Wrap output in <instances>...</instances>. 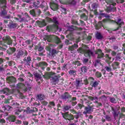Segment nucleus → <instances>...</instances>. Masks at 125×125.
Wrapping results in <instances>:
<instances>
[{
  "label": "nucleus",
  "mask_w": 125,
  "mask_h": 125,
  "mask_svg": "<svg viewBox=\"0 0 125 125\" xmlns=\"http://www.w3.org/2000/svg\"><path fill=\"white\" fill-rule=\"evenodd\" d=\"M18 17L19 18H20L21 20L20 21V22H28L29 20H30V18L29 16V15L27 14V13H25V17H23L21 18V15H19L18 16Z\"/></svg>",
  "instance_id": "nucleus-19"
},
{
  "label": "nucleus",
  "mask_w": 125,
  "mask_h": 125,
  "mask_svg": "<svg viewBox=\"0 0 125 125\" xmlns=\"http://www.w3.org/2000/svg\"><path fill=\"white\" fill-rule=\"evenodd\" d=\"M59 52L56 49H52L51 51H50L49 55L51 56V57H53L54 58V57H55V56L58 54Z\"/></svg>",
  "instance_id": "nucleus-23"
},
{
  "label": "nucleus",
  "mask_w": 125,
  "mask_h": 125,
  "mask_svg": "<svg viewBox=\"0 0 125 125\" xmlns=\"http://www.w3.org/2000/svg\"><path fill=\"white\" fill-rule=\"evenodd\" d=\"M95 75L97 78H101V77H102V74H101V72L99 71H97Z\"/></svg>",
  "instance_id": "nucleus-50"
},
{
  "label": "nucleus",
  "mask_w": 125,
  "mask_h": 125,
  "mask_svg": "<svg viewBox=\"0 0 125 125\" xmlns=\"http://www.w3.org/2000/svg\"><path fill=\"white\" fill-rule=\"evenodd\" d=\"M69 111L70 112H71V113H72V114H76L74 116V117L75 119H76V120H79L80 117L83 118V113H82V112H78L76 111V110H75V109H70Z\"/></svg>",
  "instance_id": "nucleus-11"
},
{
  "label": "nucleus",
  "mask_w": 125,
  "mask_h": 125,
  "mask_svg": "<svg viewBox=\"0 0 125 125\" xmlns=\"http://www.w3.org/2000/svg\"><path fill=\"white\" fill-rule=\"evenodd\" d=\"M94 67H97V66H102V63H101V60L99 59H96L94 61V62H93Z\"/></svg>",
  "instance_id": "nucleus-29"
},
{
  "label": "nucleus",
  "mask_w": 125,
  "mask_h": 125,
  "mask_svg": "<svg viewBox=\"0 0 125 125\" xmlns=\"http://www.w3.org/2000/svg\"><path fill=\"white\" fill-rule=\"evenodd\" d=\"M1 92L3 93V94H5L6 95L11 94V91L8 88H4Z\"/></svg>",
  "instance_id": "nucleus-28"
},
{
  "label": "nucleus",
  "mask_w": 125,
  "mask_h": 125,
  "mask_svg": "<svg viewBox=\"0 0 125 125\" xmlns=\"http://www.w3.org/2000/svg\"><path fill=\"white\" fill-rule=\"evenodd\" d=\"M38 111H39V109L36 107L31 109L30 107H28L26 108L25 112L26 114H32V113H36V112H38Z\"/></svg>",
  "instance_id": "nucleus-22"
},
{
  "label": "nucleus",
  "mask_w": 125,
  "mask_h": 125,
  "mask_svg": "<svg viewBox=\"0 0 125 125\" xmlns=\"http://www.w3.org/2000/svg\"><path fill=\"white\" fill-rule=\"evenodd\" d=\"M77 52L78 53H81V54H84V56L85 57H90L91 56H94V53L92 52V51L90 50H86L85 49H83L82 47H79L77 49Z\"/></svg>",
  "instance_id": "nucleus-3"
},
{
  "label": "nucleus",
  "mask_w": 125,
  "mask_h": 125,
  "mask_svg": "<svg viewBox=\"0 0 125 125\" xmlns=\"http://www.w3.org/2000/svg\"><path fill=\"white\" fill-rule=\"evenodd\" d=\"M83 107V104H78L75 107V109H77V110H79V109H80V110H82Z\"/></svg>",
  "instance_id": "nucleus-45"
},
{
  "label": "nucleus",
  "mask_w": 125,
  "mask_h": 125,
  "mask_svg": "<svg viewBox=\"0 0 125 125\" xmlns=\"http://www.w3.org/2000/svg\"><path fill=\"white\" fill-rule=\"evenodd\" d=\"M48 21L49 22H53L54 24L49 25L46 26V30L48 32H51L52 33L59 31V32H60L62 31V29L59 28V22L58 21L56 17H53L52 19L49 18Z\"/></svg>",
  "instance_id": "nucleus-1"
},
{
  "label": "nucleus",
  "mask_w": 125,
  "mask_h": 125,
  "mask_svg": "<svg viewBox=\"0 0 125 125\" xmlns=\"http://www.w3.org/2000/svg\"><path fill=\"white\" fill-rule=\"evenodd\" d=\"M37 98L38 99L40 100V101H42L43 100V99H44V95L42 94L38 95L37 96Z\"/></svg>",
  "instance_id": "nucleus-48"
},
{
  "label": "nucleus",
  "mask_w": 125,
  "mask_h": 125,
  "mask_svg": "<svg viewBox=\"0 0 125 125\" xmlns=\"http://www.w3.org/2000/svg\"><path fill=\"white\" fill-rule=\"evenodd\" d=\"M82 61L84 65H87V63H88V59L86 58H83Z\"/></svg>",
  "instance_id": "nucleus-46"
},
{
  "label": "nucleus",
  "mask_w": 125,
  "mask_h": 125,
  "mask_svg": "<svg viewBox=\"0 0 125 125\" xmlns=\"http://www.w3.org/2000/svg\"><path fill=\"white\" fill-rule=\"evenodd\" d=\"M0 7L1 8V11L0 12V17H4L5 15H7V6H6V0H0Z\"/></svg>",
  "instance_id": "nucleus-2"
},
{
  "label": "nucleus",
  "mask_w": 125,
  "mask_h": 125,
  "mask_svg": "<svg viewBox=\"0 0 125 125\" xmlns=\"http://www.w3.org/2000/svg\"><path fill=\"white\" fill-rule=\"evenodd\" d=\"M112 52L111 53L112 56H113V57H115L117 56V54H118V53H117V52L115 51H111Z\"/></svg>",
  "instance_id": "nucleus-59"
},
{
  "label": "nucleus",
  "mask_w": 125,
  "mask_h": 125,
  "mask_svg": "<svg viewBox=\"0 0 125 125\" xmlns=\"http://www.w3.org/2000/svg\"><path fill=\"white\" fill-rule=\"evenodd\" d=\"M109 23L110 24H112L113 25L117 24V25H118V27L115 30V31H118V30H120V28H122V26L125 25V22L124 21H122L121 19H118L117 21H116L110 20L109 21Z\"/></svg>",
  "instance_id": "nucleus-5"
},
{
  "label": "nucleus",
  "mask_w": 125,
  "mask_h": 125,
  "mask_svg": "<svg viewBox=\"0 0 125 125\" xmlns=\"http://www.w3.org/2000/svg\"><path fill=\"white\" fill-rule=\"evenodd\" d=\"M19 119H21V120H26L25 117L24 115H21L19 116Z\"/></svg>",
  "instance_id": "nucleus-64"
},
{
  "label": "nucleus",
  "mask_w": 125,
  "mask_h": 125,
  "mask_svg": "<svg viewBox=\"0 0 125 125\" xmlns=\"http://www.w3.org/2000/svg\"><path fill=\"white\" fill-rule=\"evenodd\" d=\"M112 67L114 70L116 69H119L120 68V62H115L112 64Z\"/></svg>",
  "instance_id": "nucleus-32"
},
{
  "label": "nucleus",
  "mask_w": 125,
  "mask_h": 125,
  "mask_svg": "<svg viewBox=\"0 0 125 125\" xmlns=\"http://www.w3.org/2000/svg\"><path fill=\"white\" fill-rule=\"evenodd\" d=\"M9 121L10 122H15V121H16V118H15V116H11L9 117Z\"/></svg>",
  "instance_id": "nucleus-47"
},
{
  "label": "nucleus",
  "mask_w": 125,
  "mask_h": 125,
  "mask_svg": "<svg viewBox=\"0 0 125 125\" xmlns=\"http://www.w3.org/2000/svg\"><path fill=\"white\" fill-rule=\"evenodd\" d=\"M91 7L95 10V14L97 13V7H98V3L94 2L91 4Z\"/></svg>",
  "instance_id": "nucleus-34"
},
{
  "label": "nucleus",
  "mask_w": 125,
  "mask_h": 125,
  "mask_svg": "<svg viewBox=\"0 0 125 125\" xmlns=\"http://www.w3.org/2000/svg\"><path fill=\"white\" fill-rule=\"evenodd\" d=\"M113 60L115 59V61L121 62L123 60V56H122L121 53H118L117 54L116 56L113 58Z\"/></svg>",
  "instance_id": "nucleus-25"
},
{
  "label": "nucleus",
  "mask_w": 125,
  "mask_h": 125,
  "mask_svg": "<svg viewBox=\"0 0 125 125\" xmlns=\"http://www.w3.org/2000/svg\"><path fill=\"white\" fill-rule=\"evenodd\" d=\"M111 110L113 112V116L114 117V119L118 118V117L119 116V115L120 118H125V115H124V114L120 113H121L120 111H115V108L114 107H111Z\"/></svg>",
  "instance_id": "nucleus-17"
},
{
  "label": "nucleus",
  "mask_w": 125,
  "mask_h": 125,
  "mask_svg": "<svg viewBox=\"0 0 125 125\" xmlns=\"http://www.w3.org/2000/svg\"><path fill=\"white\" fill-rule=\"evenodd\" d=\"M7 81L9 83H16V78L13 76H9L7 78Z\"/></svg>",
  "instance_id": "nucleus-26"
},
{
  "label": "nucleus",
  "mask_w": 125,
  "mask_h": 125,
  "mask_svg": "<svg viewBox=\"0 0 125 125\" xmlns=\"http://www.w3.org/2000/svg\"><path fill=\"white\" fill-rule=\"evenodd\" d=\"M23 111V109H18L16 110V112L15 113V115L17 116H18L19 115L20 113H21Z\"/></svg>",
  "instance_id": "nucleus-52"
},
{
  "label": "nucleus",
  "mask_w": 125,
  "mask_h": 125,
  "mask_svg": "<svg viewBox=\"0 0 125 125\" xmlns=\"http://www.w3.org/2000/svg\"><path fill=\"white\" fill-rule=\"evenodd\" d=\"M95 54L97 55V58L98 59H102V58H103L104 56H105L104 53H103L102 52V50L100 49H98L96 51H95Z\"/></svg>",
  "instance_id": "nucleus-18"
},
{
  "label": "nucleus",
  "mask_w": 125,
  "mask_h": 125,
  "mask_svg": "<svg viewBox=\"0 0 125 125\" xmlns=\"http://www.w3.org/2000/svg\"><path fill=\"white\" fill-rule=\"evenodd\" d=\"M44 79H49L52 82H58L59 78L57 76L54 75L53 73L51 72H46L44 75H43Z\"/></svg>",
  "instance_id": "nucleus-4"
},
{
  "label": "nucleus",
  "mask_w": 125,
  "mask_h": 125,
  "mask_svg": "<svg viewBox=\"0 0 125 125\" xmlns=\"http://www.w3.org/2000/svg\"><path fill=\"white\" fill-rule=\"evenodd\" d=\"M28 55V52L26 50H20L17 53L16 58L19 59L21 57H25Z\"/></svg>",
  "instance_id": "nucleus-10"
},
{
  "label": "nucleus",
  "mask_w": 125,
  "mask_h": 125,
  "mask_svg": "<svg viewBox=\"0 0 125 125\" xmlns=\"http://www.w3.org/2000/svg\"><path fill=\"white\" fill-rule=\"evenodd\" d=\"M50 7L54 11H56L58 9V5L55 3H52L50 5Z\"/></svg>",
  "instance_id": "nucleus-33"
},
{
  "label": "nucleus",
  "mask_w": 125,
  "mask_h": 125,
  "mask_svg": "<svg viewBox=\"0 0 125 125\" xmlns=\"http://www.w3.org/2000/svg\"><path fill=\"white\" fill-rule=\"evenodd\" d=\"M107 4H109V6L106 7V12L110 13V12H114L117 11V8L115 7L116 5L112 4V3H107Z\"/></svg>",
  "instance_id": "nucleus-12"
},
{
  "label": "nucleus",
  "mask_w": 125,
  "mask_h": 125,
  "mask_svg": "<svg viewBox=\"0 0 125 125\" xmlns=\"http://www.w3.org/2000/svg\"><path fill=\"white\" fill-rule=\"evenodd\" d=\"M95 103L97 108H99V107H101V106H102V104H101V103H99L97 101H96Z\"/></svg>",
  "instance_id": "nucleus-58"
},
{
  "label": "nucleus",
  "mask_w": 125,
  "mask_h": 125,
  "mask_svg": "<svg viewBox=\"0 0 125 125\" xmlns=\"http://www.w3.org/2000/svg\"><path fill=\"white\" fill-rule=\"evenodd\" d=\"M47 42H55L57 44H58L61 42V40L58 37L53 35L48 38Z\"/></svg>",
  "instance_id": "nucleus-7"
},
{
  "label": "nucleus",
  "mask_w": 125,
  "mask_h": 125,
  "mask_svg": "<svg viewBox=\"0 0 125 125\" xmlns=\"http://www.w3.org/2000/svg\"><path fill=\"white\" fill-rule=\"evenodd\" d=\"M68 73L70 76H73V77H75V76H77V71L75 70H70L68 71Z\"/></svg>",
  "instance_id": "nucleus-38"
},
{
  "label": "nucleus",
  "mask_w": 125,
  "mask_h": 125,
  "mask_svg": "<svg viewBox=\"0 0 125 125\" xmlns=\"http://www.w3.org/2000/svg\"><path fill=\"white\" fill-rule=\"evenodd\" d=\"M120 110L121 111V114H123V113H125V107H121L120 108Z\"/></svg>",
  "instance_id": "nucleus-63"
},
{
  "label": "nucleus",
  "mask_w": 125,
  "mask_h": 125,
  "mask_svg": "<svg viewBox=\"0 0 125 125\" xmlns=\"http://www.w3.org/2000/svg\"><path fill=\"white\" fill-rule=\"evenodd\" d=\"M104 69L107 71V72H111L112 71V68H111V66H105L104 67Z\"/></svg>",
  "instance_id": "nucleus-60"
},
{
  "label": "nucleus",
  "mask_w": 125,
  "mask_h": 125,
  "mask_svg": "<svg viewBox=\"0 0 125 125\" xmlns=\"http://www.w3.org/2000/svg\"><path fill=\"white\" fill-rule=\"evenodd\" d=\"M5 109H6L7 111H10L12 107L8 105H6V107H4Z\"/></svg>",
  "instance_id": "nucleus-61"
},
{
  "label": "nucleus",
  "mask_w": 125,
  "mask_h": 125,
  "mask_svg": "<svg viewBox=\"0 0 125 125\" xmlns=\"http://www.w3.org/2000/svg\"><path fill=\"white\" fill-rule=\"evenodd\" d=\"M64 43L66 45H69V44H72V42H70V41L68 40V39H66L64 41Z\"/></svg>",
  "instance_id": "nucleus-55"
},
{
  "label": "nucleus",
  "mask_w": 125,
  "mask_h": 125,
  "mask_svg": "<svg viewBox=\"0 0 125 125\" xmlns=\"http://www.w3.org/2000/svg\"><path fill=\"white\" fill-rule=\"evenodd\" d=\"M103 27V23H102V21H99L98 23H97L95 25V28L96 30H100V29H101Z\"/></svg>",
  "instance_id": "nucleus-30"
},
{
  "label": "nucleus",
  "mask_w": 125,
  "mask_h": 125,
  "mask_svg": "<svg viewBox=\"0 0 125 125\" xmlns=\"http://www.w3.org/2000/svg\"><path fill=\"white\" fill-rule=\"evenodd\" d=\"M22 64H24L25 66H30V64H31V62H32V58H31V56H28L24 58Z\"/></svg>",
  "instance_id": "nucleus-16"
},
{
  "label": "nucleus",
  "mask_w": 125,
  "mask_h": 125,
  "mask_svg": "<svg viewBox=\"0 0 125 125\" xmlns=\"http://www.w3.org/2000/svg\"><path fill=\"white\" fill-rule=\"evenodd\" d=\"M29 13L34 17H38V16H40V15H41L42 11H41V10L40 9H36L35 10L32 9L29 11Z\"/></svg>",
  "instance_id": "nucleus-13"
},
{
  "label": "nucleus",
  "mask_w": 125,
  "mask_h": 125,
  "mask_svg": "<svg viewBox=\"0 0 125 125\" xmlns=\"http://www.w3.org/2000/svg\"><path fill=\"white\" fill-rule=\"evenodd\" d=\"M62 115L66 121H69V122H71V121H74V116L72 114H69V112L62 113Z\"/></svg>",
  "instance_id": "nucleus-8"
},
{
  "label": "nucleus",
  "mask_w": 125,
  "mask_h": 125,
  "mask_svg": "<svg viewBox=\"0 0 125 125\" xmlns=\"http://www.w3.org/2000/svg\"><path fill=\"white\" fill-rule=\"evenodd\" d=\"M10 105L13 106V107H16L18 108V106H19L20 104H18L17 102H15V101H12L10 103Z\"/></svg>",
  "instance_id": "nucleus-40"
},
{
  "label": "nucleus",
  "mask_w": 125,
  "mask_h": 125,
  "mask_svg": "<svg viewBox=\"0 0 125 125\" xmlns=\"http://www.w3.org/2000/svg\"><path fill=\"white\" fill-rule=\"evenodd\" d=\"M81 72L82 73H86L87 72V67L86 66H83L81 67Z\"/></svg>",
  "instance_id": "nucleus-44"
},
{
  "label": "nucleus",
  "mask_w": 125,
  "mask_h": 125,
  "mask_svg": "<svg viewBox=\"0 0 125 125\" xmlns=\"http://www.w3.org/2000/svg\"><path fill=\"white\" fill-rule=\"evenodd\" d=\"M7 26L8 28H9V29H11V30H15V29L17 28V26H18V24L13 21H10L9 22Z\"/></svg>",
  "instance_id": "nucleus-21"
},
{
  "label": "nucleus",
  "mask_w": 125,
  "mask_h": 125,
  "mask_svg": "<svg viewBox=\"0 0 125 125\" xmlns=\"http://www.w3.org/2000/svg\"><path fill=\"white\" fill-rule=\"evenodd\" d=\"M36 66L41 68L42 71H44L45 68L48 66V64L45 62H40L36 64Z\"/></svg>",
  "instance_id": "nucleus-15"
},
{
  "label": "nucleus",
  "mask_w": 125,
  "mask_h": 125,
  "mask_svg": "<svg viewBox=\"0 0 125 125\" xmlns=\"http://www.w3.org/2000/svg\"><path fill=\"white\" fill-rule=\"evenodd\" d=\"M109 101L111 103H116V102H117V101L116 100V99H115V98H114V97L110 98Z\"/></svg>",
  "instance_id": "nucleus-54"
},
{
  "label": "nucleus",
  "mask_w": 125,
  "mask_h": 125,
  "mask_svg": "<svg viewBox=\"0 0 125 125\" xmlns=\"http://www.w3.org/2000/svg\"><path fill=\"white\" fill-rule=\"evenodd\" d=\"M93 109H94L93 105H88L87 106L84 107V111L83 112V114L84 115L91 114L93 112Z\"/></svg>",
  "instance_id": "nucleus-9"
},
{
  "label": "nucleus",
  "mask_w": 125,
  "mask_h": 125,
  "mask_svg": "<svg viewBox=\"0 0 125 125\" xmlns=\"http://www.w3.org/2000/svg\"><path fill=\"white\" fill-rule=\"evenodd\" d=\"M81 19H83L84 21H86L87 20V18H88V17L85 15V14H82L81 15Z\"/></svg>",
  "instance_id": "nucleus-42"
},
{
  "label": "nucleus",
  "mask_w": 125,
  "mask_h": 125,
  "mask_svg": "<svg viewBox=\"0 0 125 125\" xmlns=\"http://www.w3.org/2000/svg\"><path fill=\"white\" fill-rule=\"evenodd\" d=\"M16 51V48L10 47L7 50L6 53L8 55H12Z\"/></svg>",
  "instance_id": "nucleus-24"
},
{
  "label": "nucleus",
  "mask_w": 125,
  "mask_h": 125,
  "mask_svg": "<svg viewBox=\"0 0 125 125\" xmlns=\"http://www.w3.org/2000/svg\"><path fill=\"white\" fill-rule=\"evenodd\" d=\"M34 77L37 81H40L42 80V75L37 72H34Z\"/></svg>",
  "instance_id": "nucleus-35"
},
{
  "label": "nucleus",
  "mask_w": 125,
  "mask_h": 125,
  "mask_svg": "<svg viewBox=\"0 0 125 125\" xmlns=\"http://www.w3.org/2000/svg\"><path fill=\"white\" fill-rule=\"evenodd\" d=\"M71 108H72V106L71 105H64L63 107V112L69 111V110H71Z\"/></svg>",
  "instance_id": "nucleus-41"
},
{
  "label": "nucleus",
  "mask_w": 125,
  "mask_h": 125,
  "mask_svg": "<svg viewBox=\"0 0 125 125\" xmlns=\"http://www.w3.org/2000/svg\"><path fill=\"white\" fill-rule=\"evenodd\" d=\"M72 96H70L69 93L67 92H65L62 95L61 98L63 100H66V99H69V98H71Z\"/></svg>",
  "instance_id": "nucleus-27"
},
{
  "label": "nucleus",
  "mask_w": 125,
  "mask_h": 125,
  "mask_svg": "<svg viewBox=\"0 0 125 125\" xmlns=\"http://www.w3.org/2000/svg\"><path fill=\"white\" fill-rule=\"evenodd\" d=\"M4 62H5V59L0 58V65L3 64Z\"/></svg>",
  "instance_id": "nucleus-62"
},
{
  "label": "nucleus",
  "mask_w": 125,
  "mask_h": 125,
  "mask_svg": "<svg viewBox=\"0 0 125 125\" xmlns=\"http://www.w3.org/2000/svg\"><path fill=\"white\" fill-rule=\"evenodd\" d=\"M17 88H22L24 91H27L28 89H31V85L27 83V82H26L25 84L20 83H18L17 84Z\"/></svg>",
  "instance_id": "nucleus-6"
},
{
  "label": "nucleus",
  "mask_w": 125,
  "mask_h": 125,
  "mask_svg": "<svg viewBox=\"0 0 125 125\" xmlns=\"http://www.w3.org/2000/svg\"><path fill=\"white\" fill-rule=\"evenodd\" d=\"M114 108L115 111L119 112V111H120V109H121V107H120V105H117Z\"/></svg>",
  "instance_id": "nucleus-56"
},
{
  "label": "nucleus",
  "mask_w": 125,
  "mask_h": 125,
  "mask_svg": "<svg viewBox=\"0 0 125 125\" xmlns=\"http://www.w3.org/2000/svg\"><path fill=\"white\" fill-rule=\"evenodd\" d=\"M106 3H111L113 5H117V3L115 2L113 0H105Z\"/></svg>",
  "instance_id": "nucleus-43"
},
{
  "label": "nucleus",
  "mask_w": 125,
  "mask_h": 125,
  "mask_svg": "<svg viewBox=\"0 0 125 125\" xmlns=\"http://www.w3.org/2000/svg\"><path fill=\"white\" fill-rule=\"evenodd\" d=\"M85 99L86 100H87V99H88V100H91V101H93V100H94V98L92 97L91 96L86 95L85 96Z\"/></svg>",
  "instance_id": "nucleus-51"
},
{
  "label": "nucleus",
  "mask_w": 125,
  "mask_h": 125,
  "mask_svg": "<svg viewBox=\"0 0 125 125\" xmlns=\"http://www.w3.org/2000/svg\"><path fill=\"white\" fill-rule=\"evenodd\" d=\"M35 50H38L39 52H43V47L40 45H35L34 48Z\"/></svg>",
  "instance_id": "nucleus-36"
},
{
  "label": "nucleus",
  "mask_w": 125,
  "mask_h": 125,
  "mask_svg": "<svg viewBox=\"0 0 125 125\" xmlns=\"http://www.w3.org/2000/svg\"><path fill=\"white\" fill-rule=\"evenodd\" d=\"M78 47H79V45H78L77 43H74L71 46H69L68 49L71 51H74V50H75V49H77Z\"/></svg>",
  "instance_id": "nucleus-31"
},
{
  "label": "nucleus",
  "mask_w": 125,
  "mask_h": 125,
  "mask_svg": "<svg viewBox=\"0 0 125 125\" xmlns=\"http://www.w3.org/2000/svg\"><path fill=\"white\" fill-rule=\"evenodd\" d=\"M61 3L62 4H68L70 5H75L76 0H60Z\"/></svg>",
  "instance_id": "nucleus-14"
},
{
  "label": "nucleus",
  "mask_w": 125,
  "mask_h": 125,
  "mask_svg": "<svg viewBox=\"0 0 125 125\" xmlns=\"http://www.w3.org/2000/svg\"><path fill=\"white\" fill-rule=\"evenodd\" d=\"M39 4H40V1L34 2L33 4V7H39Z\"/></svg>",
  "instance_id": "nucleus-53"
},
{
  "label": "nucleus",
  "mask_w": 125,
  "mask_h": 125,
  "mask_svg": "<svg viewBox=\"0 0 125 125\" xmlns=\"http://www.w3.org/2000/svg\"><path fill=\"white\" fill-rule=\"evenodd\" d=\"M72 64L73 65H77V66H81L82 65V63L80 62L79 61H75L72 62Z\"/></svg>",
  "instance_id": "nucleus-49"
},
{
  "label": "nucleus",
  "mask_w": 125,
  "mask_h": 125,
  "mask_svg": "<svg viewBox=\"0 0 125 125\" xmlns=\"http://www.w3.org/2000/svg\"><path fill=\"white\" fill-rule=\"evenodd\" d=\"M49 63L50 65H52V66H54L56 65V62L54 61H51L49 62Z\"/></svg>",
  "instance_id": "nucleus-57"
},
{
  "label": "nucleus",
  "mask_w": 125,
  "mask_h": 125,
  "mask_svg": "<svg viewBox=\"0 0 125 125\" xmlns=\"http://www.w3.org/2000/svg\"><path fill=\"white\" fill-rule=\"evenodd\" d=\"M96 39L97 40H102L103 39V36L99 32H97L95 34Z\"/></svg>",
  "instance_id": "nucleus-37"
},
{
  "label": "nucleus",
  "mask_w": 125,
  "mask_h": 125,
  "mask_svg": "<svg viewBox=\"0 0 125 125\" xmlns=\"http://www.w3.org/2000/svg\"><path fill=\"white\" fill-rule=\"evenodd\" d=\"M37 23L40 28H42V27L46 26V23L44 21H38Z\"/></svg>",
  "instance_id": "nucleus-39"
},
{
  "label": "nucleus",
  "mask_w": 125,
  "mask_h": 125,
  "mask_svg": "<svg viewBox=\"0 0 125 125\" xmlns=\"http://www.w3.org/2000/svg\"><path fill=\"white\" fill-rule=\"evenodd\" d=\"M4 42L8 45H12V39L8 36L4 38Z\"/></svg>",
  "instance_id": "nucleus-20"
}]
</instances>
